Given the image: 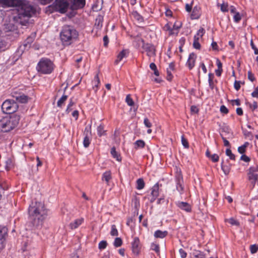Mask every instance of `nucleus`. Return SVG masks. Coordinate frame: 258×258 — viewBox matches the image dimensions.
<instances>
[{
	"instance_id": "nucleus-1",
	"label": "nucleus",
	"mask_w": 258,
	"mask_h": 258,
	"mask_svg": "<svg viewBox=\"0 0 258 258\" xmlns=\"http://www.w3.org/2000/svg\"><path fill=\"white\" fill-rule=\"evenodd\" d=\"M0 5L4 8H17L18 14L15 19L24 26L29 23L30 18L34 16L37 11L36 7L27 0H0Z\"/></svg>"
},
{
	"instance_id": "nucleus-2",
	"label": "nucleus",
	"mask_w": 258,
	"mask_h": 258,
	"mask_svg": "<svg viewBox=\"0 0 258 258\" xmlns=\"http://www.w3.org/2000/svg\"><path fill=\"white\" fill-rule=\"evenodd\" d=\"M78 37V32L71 25H64L60 33V37L64 45H69L76 41Z\"/></svg>"
},
{
	"instance_id": "nucleus-3",
	"label": "nucleus",
	"mask_w": 258,
	"mask_h": 258,
	"mask_svg": "<svg viewBox=\"0 0 258 258\" xmlns=\"http://www.w3.org/2000/svg\"><path fill=\"white\" fill-rule=\"evenodd\" d=\"M20 119V115L16 114L3 118L0 120V131L4 133L10 132L17 126Z\"/></svg>"
},
{
	"instance_id": "nucleus-4",
	"label": "nucleus",
	"mask_w": 258,
	"mask_h": 258,
	"mask_svg": "<svg viewBox=\"0 0 258 258\" xmlns=\"http://www.w3.org/2000/svg\"><path fill=\"white\" fill-rule=\"evenodd\" d=\"M70 7L69 0H55L52 4L46 7V12L52 13L57 12L65 13Z\"/></svg>"
},
{
	"instance_id": "nucleus-5",
	"label": "nucleus",
	"mask_w": 258,
	"mask_h": 258,
	"mask_svg": "<svg viewBox=\"0 0 258 258\" xmlns=\"http://www.w3.org/2000/svg\"><path fill=\"white\" fill-rule=\"evenodd\" d=\"M37 69L39 72L44 74H49L53 70L54 64L50 59L42 58L38 63Z\"/></svg>"
},
{
	"instance_id": "nucleus-6",
	"label": "nucleus",
	"mask_w": 258,
	"mask_h": 258,
	"mask_svg": "<svg viewBox=\"0 0 258 258\" xmlns=\"http://www.w3.org/2000/svg\"><path fill=\"white\" fill-rule=\"evenodd\" d=\"M28 212L30 215L34 216L38 215L43 216L46 214L44 204L41 202H36L35 206H30Z\"/></svg>"
},
{
	"instance_id": "nucleus-7",
	"label": "nucleus",
	"mask_w": 258,
	"mask_h": 258,
	"mask_svg": "<svg viewBox=\"0 0 258 258\" xmlns=\"http://www.w3.org/2000/svg\"><path fill=\"white\" fill-rule=\"evenodd\" d=\"M18 108L17 103L13 100H6L2 105V109L7 114H12L16 112Z\"/></svg>"
},
{
	"instance_id": "nucleus-8",
	"label": "nucleus",
	"mask_w": 258,
	"mask_h": 258,
	"mask_svg": "<svg viewBox=\"0 0 258 258\" xmlns=\"http://www.w3.org/2000/svg\"><path fill=\"white\" fill-rule=\"evenodd\" d=\"M139 41L142 43V47L146 52L147 55L149 57H151L156 55V49L153 44L145 43L144 40L142 39H140Z\"/></svg>"
},
{
	"instance_id": "nucleus-9",
	"label": "nucleus",
	"mask_w": 258,
	"mask_h": 258,
	"mask_svg": "<svg viewBox=\"0 0 258 258\" xmlns=\"http://www.w3.org/2000/svg\"><path fill=\"white\" fill-rule=\"evenodd\" d=\"M70 7L72 10H77L84 7L85 0H69Z\"/></svg>"
},
{
	"instance_id": "nucleus-10",
	"label": "nucleus",
	"mask_w": 258,
	"mask_h": 258,
	"mask_svg": "<svg viewBox=\"0 0 258 258\" xmlns=\"http://www.w3.org/2000/svg\"><path fill=\"white\" fill-rule=\"evenodd\" d=\"M12 97L16 100L21 103H26L28 102L29 97L28 96L22 93L14 92L12 93Z\"/></svg>"
},
{
	"instance_id": "nucleus-11",
	"label": "nucleus",
	"mask_w": 258,
	"mask_h": 258,
	"mask_svg": "<svg viewBox=\"0 0 258 258\" xmlns=\"http://www.w3.org/2000/svg\"><path fill=\"white\" fill-rule=\"evenodd\" d=\"M141 245L140 243V240L138 237H135L134 239V241L132 243V249L133 252L138 255L141 249Z\"/></svg>"
},
{
	"instance_id": "nucleus-12",
	"label": "nucleus",
	"mask_w": 258,
	"mask_h": 258,
	"mask_svg": "<svg viewBox=\"0 0 258 258\" xmlns=\"http://www.w3.org/2000/svg\"><path fill=\"white\" fill-rule=\"evenodd\" d=\"M197 56L194 53H191L189 55L186 64L189 70H191L195 66Z\"/></svg>"
},
{
	"instance_id": "nucleus-13",
	"label": "nucleus",
	"mask_w": 258,
	"mask_h": 258,
	"mask_svg": "<svg viewBox=\"0 0 258 258\" xmlns=\"http://www.w3.org/2000/svg\"><path fill=\"white\" fill-rule=\"evenodd\" d=\"M35 33L32 34L30 36L28 37L24 43L23 47L24 49H27L30 48L31 43L33 42L35 37ZM21 47H22L21 46Z\"/></svg>"
},
{
	"instance_id": "nucleus-14",
	"label": "nucleus",
	"mask_w": 258,
	"mask_h": 258,
	"mask_svg": "<svg viewBox=\"0 0 258 258\" xmlns=\"http://www.w3.org/2000/svg\"><path fill=\"white\" fill-rule=\"evenodd\" d=\"M129 53V51L127 49H123L120 52L117 56V58L115 59L114 63L117 64L119 61L122 60L123 58L126 57Z\"/></svg>"
},
{
	"instance_id": "nucleus-15",
	"label": "nucleus",
	"mask_w": 258,
	"mask_h": 258,
	"mask_svg": "<svg viewBox=\"0 0 258 258\" xmlns=\"http://www.w3.org/2000/svg\"><path fill=\"white\" fill-rule=\"evenodd\" d=\"M176 205L180 209L184 210L186 212H189L191 211V206L186 202H178L176 203Z\"/></svg>"
},
{
	"instance_id": "nucleus-16",
	"label": "nucleus",
	"mask_w": 258,
	"mask_h": 258,
	"mask_svg": "<svg viewBox=\"0 0 258 258\" xmlns=\"http://www.w3.org/2000/svg\"><path fill=\"white\" fill-rule=\"evenodd\" d=\"M84 221V219L83 218H81L79 219H77L75 220L74 222H71L70 225V228L73 230L77 228Z\"/></svg>"
},
{
	"instance_id": "nucleus-17",
	"label": "nucleus",
	"mask_w": 258,
	"mask_h": 258,
	"mask_svg": "<svg viewBox=\"0 0 258 258\" xmlns=\"http://www.w3.org/2000/svg\"><path fill=\"white\" fill-rule=\"evenodd\" d=\"M164 30L165 31L168 32V34L169 35H177V31L175 29H173V28L172 27V24L170 23H168L166 24L164 27Z\"/></svg>"
},
{
	"instance_id": "nucleus-18",
	"label": "nucleus",
	"mask_w": 258,
	"mask_h": 258,
	"mask_svg": "<svg viewBox=\"0 0 258 258\" xmlns=\"http://www.w3.org/2000/svg\"><path fill=\"white\" fill-rule=\"evenodd\" d=\"M200 16V8L197 6L194 8L191 14V18L192 19H197Z\"/></svg>"
},
{
	"instance_id": "nucleus-19",
	"label": "nucleus",
	"mask_w": 258,
	"mask_h": 258,
	"mask_svg": "<svg viewBox=\"0 0 258 258\" xmlns=\"http://www.w3.org/2000/svg\"><path fill=\"white\" fill-rule=\"evenodd\" d=\"M168 234L166 231H161L160 230H157L154 233V236L156 238H163L167 236Z\"/></svg>"
},
{
	"instance_id": "nucleus-20",
	"label": "nucleus",
	"mask_w": 258,
	"mask_h": 258,
	"mask_svg": "<svg viewBox=\"0 0 258 258\" xmlns=\"http://www.w3.org/2000/svg\"><path fill=\"white\" fill-rule=\"evenodd\" d=\"M111 179V174L110 171H107L103 174L102 180L103 181H105L107 184H108V182Z\"/></svg>"
},
{
	"instance_id": "nucleus-21",
	"label": "nucleus",
	"mask_w": 258,
	"mask_h": 258,
	"mask_svg": "<svg viewBox=\"0 0 258 258\" xmlns=\"http://www.w3.org/2000/svg\"><path fill=\"white\" fill-rule=\"evenodd\" d=\"M110 153L112 157L114 158H115L117 161H120L121 160L120 155L116 151V149L114 147L111 148Z\"/></svg>"
},
{
	"instance_id": "nucleus-22",
	"label": "nucleus",
	"mask_w": 258,
	"mask_h": 258,
	"mask_svg": "<svg viewBox=\"0 0 258 258\" xmlns=\"http://www.w3.org/2000/svg\"><path fill=\"white\" fill-rule=\"evenodd\" d=\"M8 229L5 226H0V240H2L7 234Z\"/></svg>"
},
{
	"instance_id": "nucleus-23",
	"label": "nucleus",
	"mask_w": 258,
	"mask_h": 258,
	"mask_svg": "<svg viewBox=\"0 0 258 258\" xmlns=\"http://www.w3.org/2000/svg\"><path fill=\"white\" fill-rule=\"evenodd\" d=\"M132 16L133 18L139 23L143 22L144 21V18L143 17L136 11L133 12Z\"/></svg>"
},
{
	"instance_id": "nucleus-24",
	"label": "nucleus",
	"mask_w": 258,
	"mask_h": 258,
	"mask_svg": "<svg viewBox=\"0 0 258 258\" xmlns=\"http://www.w3.org/2000/svg\"><path fill=\"white\" fill-rule=\"evenodd\" d=\"M208 77H208V82H209V86H210V88L212 90H213L215 87L214 81H213V79L214 78V75L213 74L210 73V74H209Z\"/></svg>"
},
{
	"instance_id": "nucleus-25",
	"label": "nucleus",
	"mask_w": 258,
	"mask_h": 258,
	"mask_svg": "<svg viewBox=\"0 0 258 258\" xmlns=\"http://www.w3.org/2000/svg\"><path fill=\"white\" fill-rule=\"evenodd\" d=\"M145 146V143L144 141L141 140H137L135 143V148L138 149L139 148H143Z\"/></svg>"
},
{
	"instance_id": "nucleus-26",
	"label": "nucleus",
	"mask_w": 258,
	"mask_h": 258,
	"mask_svg": "<svg viewBox=\"0 0 258 258\" xmlns=\"http://www.w3.org/2000/svg\"><path fill=\"white\" fill-rule=\"evenodd\" d=\"M159 186L158 184L156 183L152 188L151 195L153 197H157L158 196Z\"/></svg>"
},
{
	"instance_id": "nucleus-27",
	"label": "nucleus",
	"mask_w": 258,
	"mask_h": 258,
	"mask_svg": "<svg viewBox=\"0 0 258 258\" xmlns=\"http://www.w3.org/2000/svg\"><path fill=\"white\" fill-rule=\"evenodd\" d=\"M145 186V183L142 178H139L137 180V188L142 189Z\"/></svg>"
},
{
	"instance_id": "nucleus-28",
	"label": "nucleus",
	"mask_w": 258,
	"mask_h": 258,
	"mask_svg": "<svg viewBox=\"0 0 258 258\" xmlns=\"http://www.w3.org/2000/svg\"><path fill=\"white\" fill-rule=\"evenodd\" d=\"M247 176L248 179H258V173L254 172H247Z\"/></svg>"
},
{
	"instance_id": "nucleus-29",
	"label": "nucleus",
	"mask_w": 258,
	"mask_h": 258,
	"mask_svg": "<svg viewBox=\"0 0 258 258\" xmlns=\"http://www.w3.org/2000/svg\"><path fill=\"white\" fill-rule=\"evenodd\" d=\"M221 168L225 175L229 174L230 170V167L229 166L223 165V162H222L221 163Z\"/></svg>"
},
{
	"instance_id": "nucleus-30",
	"label": "nucleus",
	"mask_w": 258,
	"mask_h": 258,
	"mask_svg": "<svg viewBox=\"0 0 258 258\" xmlns=\"http://www.w3.org/2000/svg\"><path fill=\"white\" fill-rule=\"evenodd\" d=\"M176 184H179L180 183H183V178L181 172H177L176 175Z\"/></svg>"
},
{
	"instance_id": "nucleus-31",
	"label": "nucleus",
	"mask_w": 258,
	"mask_h": 258,
	"mask_svg": "<svg viewBox=\"0 0 258 258\" xmlns=\"http://www.w3.org/2000/svg\"><path fill=\"white\" fill-rule=\"evenodd\" d=\"M68 98V96L66 95H63L57 101V105L58 107H61L62 104L64 102V101Z\"/></svg>"
},
{
	"instance_id": "nucleus-32",
	"label": "nucleus",
	"mask_w": 258,
	"mask_h": 258,
	"mask_svg": "<svg viewBox=\"0 0 258 258\" xmlns=\"http://www.w3.org/2000/svg\"><path fill=\"white\" fill-rule=\"evenodd\" d=\"M90 144V137L89 136H85L84 141H83V145L84 147L87 148L89 147Z\"/></svg>"
},
{
	"instance_id": "nucleus-33",
	"label": "nucleus",
	"mask_w": 258,
	"mask_h": 258,
	"mask_svg": "<svg viewBox=\"0 0 258 258\" xmlns=\"http://www.w3.org/2000/svg\"><path fill=\"white\" fill-rule=\"evenodd\" d=\"M226 154L229 156L231 160H235V156L232 153L230 149H227L226 150Z\"/></svg>"
},
{
	"instance_id": "nucleus-34",
	"label": "nucleus",
	"mask_w": 258,
	"mask_h": 258,
	"mask_svg": "<svg viewBox=\"0 0 258 258\" xmlns=\"http://www.w3.org/2000/svg\"><path fill=\"white\" fill-rule=\"evenodd\" d=\"M91 124H89L87 125L85 129L84 135L85 136H91Z\"/></svg>"
},
{
	"instance_id": "nucleus-35",
	"label": "nucleus",
	"mask_w": 258,
	"mask_h": 258,
	"mask_svg": "<svg viewBox=\"0 0 258 258\" xmlns=\"http://www.w3.org/2000/svg\"><path fill=\"white\" fill-rule=\"evenodd\" d=\"M193 255L196 258H205V255L200 251H196L193 253Z\"/></svg>"
},
{
	"instance_id": "nucleus-36",
	"label": "nucleus",
	"mask_w": 258,
	"mask_h": 258,
	"mask_svg": "<svg viewBox=\"0 0 258 258\" xmlns=\"http://www.w3.org/2000/svg\"><path fill=\"white\" fill-rule=\"evenodd\" d=\"M97 132L98 135L99 136H102V135H104L105 131L104 130V127L102 125L100 124L99 126H98Z\"/></svg>"
},
{
	"instance_id": "nucleus-37",
	"label": "nucleus",
	"mask_w": 258,
	"mask_h": 258,
	"mask_svg": "<svg viewBox=\"0 0 258 258\" xmlns=\"http://www.w3.org/2000/svg\"><path fill=\"white\" fill-rule=\"evenodd\" d=\"M122 241L120 238L117 237L115 239L114 241V245L115 247H119L122 245Z\"/></svg>"
},
{
	"instance_id": "nucleus-38",
	"label": "nucleus",
	"mask_w": 258,
	"mask_h": 258,
	"mask_svg": "<svg viewBox=\"0 0 258 258\" xmlns=\"http://www.w3.org/2000/svg\"><path fill=\"white\" fill-rule=\"evenodd\" d=\"M125 101L129 106H133L134 104L133 100L131 98L130 95H127L125 98Z\"/></svg>"
},
{
	"instance_id": "nucleus-39",
	"label": "nucleus",
	"mask_w": 258,
	"mask_h": 258,
	"mask_svg": "<svg viewBox=\"0 0 258 258\" xmlns=\"http://www.w3.org/2000/svg\"><path fill=\"white\" fill-rule=\"evenodd\" d=\"M181 143L185 148H188L189 145L187 140L184 138V136H181Z\"/></svg>"
},
{
	"instance_id": "nucleus-40",
	"label": "nucleus",
	"mask_w": 258,
	"mask_h": 258,
	"mask_svg": "<svg viewBox=\"0 0 258 258\" xmlns=\"http://www.w3.org/2000/svg\"><path fill=\"white\" fill-rule=\"evenodd\" d=\"M110 234L112 236H117L118 235V231L116 228L115 225H112L111 226V230L110 232Z\"/></svg>"
},
{
	"instance_id": "nucleus-41",
	"label": "nucleus",
	"mask_w": 258,
	"mask_h": 258,
	"mask_svg": "<svg viewBox=\"0 0 258 258\" xmlns=\"http://www.w3.org/2000/svg\"><path fill=\"white\" fill-rule=\"evenodd\" d=\"M250 250L251 253H255L258 250V245L253 244L250 245Z\"/></svg>"
},
{
	"instance_id": "nucleus-42",
	"label": "nucleus",
	"mask_w": 258,
	"mask_h": 258,
	"mask_svg": "<svg viewBox=\"0 0 258 258\" xmlns=\"http://www.w3.org/2000/svg\"><path fill=\"white\" fill-rule=\"evenodd\" d=\"M107 245V242L105 240H102L99 242L98 247L100 249H103L106 248Z\"/></svg>"
},
{
	"instance_id": "nucleus-43",
	"label": "nucleus",
	"mask_w": 258,
	"mask_h": 258,
	"mask_svg": "<svg viewBox=\"0 0 258 258\" xmlns=\"http://www.w3.org/2000/svg\"><path fill=\"white\" fill-rule=\"evenodd\" d=\"M74 102L73 101L72 99H70L69 104H68V107L66 109V112L69 113L72 109L71 107L74 105Z\"/></svg>"
},
{
	"instance_id": "nucleus-44",
	"label": "nucleus",
	"mask_w": 258,
	"mask_h": 258,
	"mask_svg": "<svg viewBox=\"0 0 258 258\" xmlns=\"http://www.w3.org/2000/svg\"><path fill=\"white\" fill-rule=\"evenodd\" d=\"M248 172L258 173V165L250 167L249 168Z\"/></svg>"
},
{
	"instance_id": "nucleus-45",
	"label": "nucleus",
	"mask_w": 258,
	"mask_h": 258,
	"mask_svg": "<svg viewBox=\"0 0 258 258\" xmlns=\"http://www.w3.org/2000/svg\"><path fill=\"white\" fill-rule=\"evenodd\" d=\"M227 220L230 224L232 225L238 226L239 224V222L233 218H230Z\"/></svg>"
},
{
	"instance_id": "nucleus-46",
	"label": "nucleus",
	"mask_w": 258,
	"mask_h": 258,
	"mask_svg": "<svg viewBox=\"0 0 258 258\" xmlns=\"http://www.w3.org/2000/svg\"><path fill=\"white\" fill-rule=\"evenodd\" d=\"M151 249L155 251L157 253L159 252V246L158 244L152 243L151 245Z\"/></svg>"
},
{
	"instance_id": "nucleus-47",
	"label": "nucleus",
	"mask_w": 258,
	"mask_h": 258,
	"mask_svg": "<svg viewBox=\"0 0 258 258\" xmlns=\"http://www.w3.org/2000/svg\"><path fill=\"white\" fill-rule=\"evenodd\" d=\"M210 158L212 160L213 162H216L218 161L219 157L217 154H214L213 155H211Z\"/></svg>"
},
{
	"instance_id": "nucleus-48",
	"label": "nucleus",
	"mask_w": 258,
	"mask_h": 258,
	"mask_svg": "<svg viewBox=\"0 0 258 258\" xmlns=\"http://www.w3.org/2000/svg\"><path fill=\"white\" fill-rule=\"evenodd\" d=\"M144 123L145 125L147 127H151L152 126V123L147 118H145L144 119Z\"/></svg>"
},
{
	"instance_id": "nucleus-49",
	"label": "nucleus",
	"mask_w": 258,
	"mask_h": 258,
	"mask_svg": "<svg viewBox=\"0 0 258 258\" xmlns=\"http://www.w3.org/2000/svg\"><path fill=\"white\" fill-rule=\"evenodd\" d=\"M4 47V43L2 39V32L0 29V51Z\"/></svg>"
},
{
	"instance_id": "nucleus-50",
	"label": "nucleus",
	"mask_w": 258,
	"mask_h": 258,
	"mask_svg": "<svg viewBox=\"0 0 258 258\" xmlns=\"http://www.w3.org/2000/svg\"><path fill=\"white\" fill-rule=\"evenodd\" d=\"M179 252L181 258H185L187 255L186 252L182 249H180Z\"/></svg>"
},
{
	"instance_id": "nucleus-51",
	"label": "nucleus",
	"mask_w": 258,
	"mask_h": 258,
	"mask_svg": "<svg viewBox=\"0 0 258 258\" xmlns=\"http://www.w3.org/2000/svg\"><path fill=\"white\" fill-rule=\"evenodd\" d=\"M221 10L223 12H227L228 11V5L226 4H222L221 5Z\"/></svg>"
},
{
	"instance_id": "nucleus-52",
	"label": "nucleus",
	"mask_w": 258,
	"mask_h": 258,
	"mask_svg": "<svg viewBox=\"0 0 258 258\" xmlns=\"http://www.w3.org/2000/svg\"><path fill=\"white\" fill-rule=\"evenodd\" d=\"M247 74L248 79L251 82H253L255 80L254 75L250 71H248Z\"/></svg>"
},
{
	"instance_id": "nucleus-53",
	"label": "nucleus",
	"mask_w": 258,
	"mask_h": 258,
	"mask_svg": "<svg viewBox=\"0 0 258 258\" xmlns=\"http://www.w3.org/2000/svg\"><path fill=\"white\" fill-rule=\"evenodd\" d=\"M250 45L251 46L252 49L254 50V53L255 54H258V49L254 45L252 40L250 42Z\"/></svg>"
},
{
	"instance_id": "nucleus-54",
	"label": "nucleus",
	"mask_w": 258,
	"mask_h": 258,
	"mask_svg": "<svg viewBox=\"0 0 258 258\" xmlns=\"http://www.w3.org/2000/svg\"><path fill=\"white\" fill-rule=\"evenodd\" d=\"M234 20L236 22H238L241 20V16L239 13H236L234 16Z\"/></svg>"
},
{
	"instance_id": "nucleus-55",
	"label": "nucleus",
	"mask_w": 258,
	"mask_h": 258,
	"mask_svg": "<svg viewBox=\"0 0 258 258\" xmlns=\"http://www.w3.org/2000/svg\"><path fill=\"white\" fill-rule=\"evenodd\" d=\"M220 111L222 113L227 114L228 112V109L224 105H222L220 107Z\"/></svg>"
},
{
	"instance_id": "nucleus-56",
	"label": "nucleus",
	"mask_w": 258,
	"mask_h": 258,
	"mask_svg": "<svg viewBox=\"0 0 258 258\" xmlns=\"http://www.w3.org/2000/svg\"><path fill=\"white\" fill-rule=\"evenodd\" d=\"M221 136L223 141L224 146H226V147L230 146L229 142L226 139V138L225 137H224L223 135L222 134H221Z\"/></svg>"
},
{
	"instance_id": "nucleus-57",
	"label": "nucleus",
	"mask_w": 258,
	"mask_h": 258,
	"mask_svg": "<svg viewBox=\"0 0 258 258\" xmlns=\"http://www.w3.org/2000/svg\"><path fill=\"white\" fill-rule=\"evenodd\" d=\"M204 33H205L204 29L203 28H201L197 32V35L200 36V37H202Z\"/></svg>"
},
{
	"instance_id": "nucleus-58",
	"label": "nucleus",
	"mask_w": 258,
	"mask_h": 258,
	"mask_svg": "<svg viewBox=\"0 0 258 258\" xmlns=\"http://www.w3.org/2000/svg\"><path fill=\"white\" fill-rule=\"evenodd\" d=\"M193 46L197 49H199L201 47V45L199 41H194Z\"/></svg>"
},
{
	"instance_id": "nucleus-59",
	"label": "nucleus",
	"mask_w": 258,
	"mask_h": 258,
	"mask_svg": "<svg viewBox=\"0 0 258 258\" xmlns=\"http://www.w3.org/2000/svg\"><path fill=\"white\" fill-rule=\"evenodd\" d=\"M234 88L236 91H238L240 88V82L235 81L234 82Z\"/></svg>"
},
{
	"instance_id": "nucleus-60",
	"label": "nucleus",
	"mask_w": 258,
	"mask_h": 258,
	"mask_svg": "<svg viewBox=\"0 0 258 258\" xmlns=\"http://www.w3.org/2000/svg\"><path fill=\"white\" fill-rule=\"evenodd\" d=\"M240 159L246 162H248L250 161V158L245 155H242L240 157Z\"/></svg>"
},
{
	"instance_id": "nucleus-61",
	"label": "nucleus",
	"mask_w": 258,
	"mask_h": 258,
	"mask_svg": "<svg viewBox=\"0 0 258 258\" xmlns=\"http://www.w3.org/2000/svg\"><path fill=\"white\" fill-rule=\"evenodd\" d=\"M190 111L192 113H197L199 112V109L196 106H191Z\"/></svg>"
},
{
	"instance_id": "nucleus-62",
	"label": "nucleus",
	"mask_w": 258,
	"mask_h": 258,
	"mask_svg": "<svg viewBox=\"0 0 258 258\" xmlns=\"http://www.w3.org/2000/svg\"><path fill=\"white\" fill-rule=\"evenodd\" d=\"M182 183L179 184H176V189L180 192L182 191L183 190V187L182 185Z\"/></svg>"
},
{
	"instance_id": "nucleus-63",
	"label": "nucleus",
	"mask_w": 258,
	"mask_h": 258,
	"mask_svg": "<svg viewBox=\"0 0 258 258\" xmlns=\"http://www.w3.org/2000/svg\"><path fill=\"white\" fill-rule=\"evenodd\" d=\"M251 95L253 97L258 98V87L255 89L254 91L252 93Z\"/></svg>"
},
{
	"instance_id": "nucleus-64",
	"label": "nucleus",
	"mask_w": 258,
	"mask_h": 258,
	"mask_svg": "<svg viewBox=\"0 0 258 258\" xmlns=\"http://www.w3.org/2000/svg\"><path fill=\"white\" fill-rule=\"evenodd\" d=\"M238 151L240 154H243L245 152V148H244V146H240L238 148Z\"/></svg>"
}]
</instances>
